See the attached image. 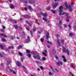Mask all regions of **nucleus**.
<instances>
[{"label":"nucleus","instance_id":"58836bf2","mask_svg":"<svg viewBox=\"0 0 76 76\" xmlns=\"http://www.w3.org/2000/svg\"><path fill=\"white\" fill-rule=\"evenodd\" d=\"M43 20H44L45 21V22H47V19L44 18H43Z\"/></svg>","mask_w":76,"mask_h":76},{"label":"nucleus","instance_id":"39448f33","mask_svg":"<svg viewBox=\"0 0 76 76\" xmlns=\"http://www.w3.org/2000/svg\"><path fill=\"white\" fill-rule=\"evenodd\" d=\"M46 37L47 39H48V38L50 37V36L49 35V33L48 32L46 34Z\"/></svg>","mask_w":76,"mask_h":76},{"label":"nucleus","instance_id":"dca6fc26","mask_svg":"<svg viewBox=\"0 0 76 76\" xmlns=\"http://www.w3.org/2000/svg\"><path fill=\"white\" fill-rule=\"evenodd\" d=\"M22 48V45H20L18 46V47L17 49L18 50H19L20 49V48Z\"/></svg>","mask_w":76,"mask_h":76},{"label":"nucleus","instance_id":"c85d7f7f","mask_svg":"<svg viewBox=\"0 0 76 76\" xmlns=\"http://www.w3.org/2000/svg\"><path fill=\"white\" fill-rule=\"evenodd\" d=\"M2 41L3 42H6V39H2Z\"/></svg>","mask_w":76,"mask_h":76},{"label":"nucleus","instance_id":"ea45409f","mask_svg":"<svg viewBox=\"0 0 76 76\" xmlns=\"http://www.w3.org/2000/svg\"><path fill=\"white\" fill-rule=\"evenodd\" d=\"M39 67L41 70H43L44 68L42 66H39Z\"/></svg>","mask_w":76,"mask_h":76},{"label":"nucleus","instance_id":"a19ab883","mask_svg":"<svg viewBox=\"0 0 76 76\" xmlns=\"http://www.w3.org/2000/svg\"><path fill=\"white\" fill-rule=\"evenodd\" d=\"M37 28H34L33 29V31L34 32H35V31H37Z\"/></svg>","mask_w":76,"mask_h":76},{"label":"nucleus","instance_id":"9d476101","mask_svg":"<svg viewBox=\"0 0 76 76\" xmlns=\"http://www.w3.org/2000/svg\"><path fill=\"white\" fill-rule=\"evenodd\" d=\"M25 22H26V23H28V24L29 26H32V24H31V23H29V22H28V21L26 20Z\"/></svg>","mask_w":76,"mask_h":76},{"label":"nucleus","instance_id":"7c9ffc66","mask_svg":"<svg viewBox=\"0 0 76 76\" xmlns=\"http://www.w3.org/2000/svg\"><path fill=\"white\" fill-rule=\"evenodd\" d=\"M42 54H44V56H47V54H46V53H45V52H42Z\"/></svg>","mask_w":76,"mask_h":76},{"label":"nucleus","instance_id":"7ed1b4c3","mask_svg":"<svg viewBox=\"0 0 76 76\" xmlns=\"http://www.w3.org/2000/svg\"><path fill=\"white\" fill-rule=\"evenodd\" d=\"M56 64L58 66H60V65H61V66H62L63 65V63L61 61H59L58 62H56Z\"/></svg>","mask_w":76,"mask_h":76},{"label":"nucleus","instance_id":"c03bdc74","mask_svg":"<svg viewBox=\"0 0 76 76\" xmlns=\"http://www.w3.org/2000/svg\"><path fill=\"white\" fill-rule=\"evenodd\" d=\"M2 28L3 29H5V28H6V27H5V26L4 25L2 26Z\"/></svg>","mask_w":76,"mask_h":76},{"label":"nucleus","instance_id":"0eeeda50","mask_svg":"<svg viewBox=\"0 0 76 76\" xmlns=\"http://www.w3.org/2000/svg\"><path fill=\"white\" fill-rule=\"evenodd\" d=\"M17 64L18 67H20L21 66V64L18 61L17 62Z\"/></svg>","mask_w":76,"mask_h":76},{"label":"nucleus","instance_id":"0e129e2a","mask_svg":"<svg viewBox=\"0 0 76 76\" xmlns=\"http://www.w3.org/2000/svg\"><path fill=\"white\" fill-rule=\"evenodd\" d=\"M67 22H69V19H66Z\"/></svg>","mask_w":76,"mask_h":76},{"label":"nucleus","instance_id":"72a5a7b5","mask_svg":"<svg viewBox=\"0 0 76 76\" xmlns=\"http://www.w3.org/2000/svg\"><path fill=\"white\" fill-rule=\"evenodd\" d=\"M45 60H46V59L45 58V57H43L42 58V60H43V61H45Z\"/></svg>","mask_w":76,"mask_h":76},{"label":"nucleus","instance_id":"6e6d98bb","mask_svg":"<svg viewBox=\"0 0 76 76\" xmlns=\"http://www.w3.org/2000/svg\"><path fill=\"white\" fill-rule=\"evenodd\" d=\"M66 13H65V12H63V13H62V15H64V14H65Z\"/></svg>","mask_w":76,"mask_h":76},{"label":"nucleus","instance_id":"3c124183","mask_svg":"<svg viewBox=\"0 0 76 76\" xmlns=\"http://www.w3.org/2000/svg\"><path fill=\"white\" fill-rule=\"evenodd\" d=\"M22 67H23V69H25L26 68V67H25V66H22Z\"/></svg>","mask_w":76,"mask_h":76},{"label":"nucleus","instance_id":"a878e982","mask_svg":"<svg viewBox=\"0 0 76 76\" xmlns=\"http://www.w3.org/2000/svg\"><path fill=\"white\" fill-rule=\"evenodd\" d=\"M68 26L70 30H71L72 29V26H71L70 24L68 25Z\"/></svg>","mask_w":76,"mask_h":76},{"label":"nucleus","instance_id":"b1692460","mask_svg":"<svg viewBox=\"0 0 76 76\" xmlns=\"http://www.w3.org/2000/svg\"><path fill=\"white\" fill-rule=\"evenodd\" d=\"M65 5L66 7L68 8L69 7H68V5H67V3H65Z\"/></svg>","mask_w":76,"mask_h":76},{"label":"nucleus","instance_id":"6ab92c4d","mask_svg":"<svg viewBox=\"0 0 76 76\" xmlns=\"http://www.w3.org/2000/svg\"><path fill=\"white\" fill-rule=\"evenodd\" d=\"M10 7L11 9H13V8H14V7H15V6L12 4H11L10 6Z\"/></svg>","mask_w":76,"mask_h":76},{"label":"nucleus","instance_id":"cd10ccee","mask_svg":"<svg viewBox=\"0 0 76 76\" xmlns=\"http://www.w3.org/2000/svg\"><path fill=\"white\" fill-rule=\"evenodd\" d=\"M52 50L53 51V53H56V51L54 49H53Z\"/></svg>","mask_w":76,"mask_h":76},{"label":"nucleus","instance_id":"f257e3e1","mask_svg":"<svg viewBox=\"0 0 76 76\" xmlns=\"http://www.w3.org/2000/svg\"><path fill=\"white\" fill-rule=\"evenodd\" d=\"M63 7L62 6H60L59 8V14L60 16H61L62 15V12H63V10L61 9H63Z\"/></svg>","mask_w":76,"mask_h":76},{"label":"nucleus","instance_id":"4be33fe9","mask_svg":"<svg viewBox=\"0 0 76 76\" xmlns=\"http://www.w3.org/2000/svg\"><path fill=\"white\" fill-rule=\"evenodd\" d=\"M3 45H0V48H1L2 50H3Z\"/></svg>","mask_w":76,"mask_h":76},{"label":"nucleus","instance_id":"f8f14e48","mask_svg":"<svg viewBox=\"0 0 76 76\" xmlns=\"http://www.w3.org/2000/svg\"><path fill=\"white\" fill-rule=\"evenodd\" d=\"M51 11L53 13V14H55V13H56V10H51Z\"/></svg>","mask_w":76,"mask_h":76},{"label":"nucleus","instance_id":"5fc2aeb1","mask_svg":"<svg viewBox=\"0 0 76 76\" xmlns=\"http://www.w3.org/2000/svg\"><path fill=\"white\" fill-rule=\"evenodd\" d=\"M1 31H2V32H4V31L3 29H1Z\"/></svg>","mask_w":76,"mask_h":76},{"label":"nucleus","instance_id":"412c9836","mask_svg":"<svg viewBox=\"0 0 76 76\" xmlns=\"http://www.w3.org/2000/svg\"><path fill=\"white\" fill-rule=\"evenodd\" d=\"M47 43H48V44H50V45H52V42H50L49 41H47Z\"/></svg>","mask_w":76,"mask_h":76},{"label":"nucleus","instance_id":"423d86ee","mask_svg":"<svg viewBox=\"0 0 76 76\" xmlns=\"http://www.w3.org/2000/svg\"><path fill=\"white\" fill-rule=\"evenodd\" d=\"M40 14L41 15H43L44 16V17H45V18H47V14L46 13H45L44 14L42 12H40Z\"/></svg>","mask_w":76,"mask_h":76},{"label":"nucleus","instance_id":"1a4fd4ad","mask_svg":"<svg viewBox=\"0 0 76 76\" xmlns=\"http://www.w3.org/2000/svg\"><path fill=\"white\" fill-rule=\"evenodd\" d=\"M58 5V3H56L54 4V5L53 6V7L54 8V9L56 8L57 6Z\"/></svg>","mask_w":76,"mask_h":76},{"label":"nucleus","instance_id":"c9c22d12","mask_svg":"<svg viewBox=\"0 0 76 76\" xmlns=\"http://www.w3.org/2000/svg\"><path fill=\"white\" fill-rule=\"evenodd\" d=\"M30 33L31 35V36H32V34H33V33H32V31L31 30L30 31Z\"/></svg>","mask_w":76,"mask_h":76},{"label":"nucleus","instance_id":"49530a36","mask_svg":"<svg viewBox=\"0 0 76 76\" xmlns=\"http://www.w3.org/2000/svg\"><path fill=\"white\" fill-rule=\"evenodd\" d=\"M49 75H52V73L51 72H49Z\"/></svg>","mask_w":76,"mask_h":76},{"label":"nucleus","instance_id":"e2e57ef3","mask_svg":"<svg viewBox=\"0 0 76 76\" xmlns=\"http://www.w3.org/2000/svg\"><path fill=\"white\" fill-rule=\"evenodd\" d=\"M44 51L45 52V53H47V50H45Z\"/></svg>","mask_w":76,"mask_h":76},{"label":"nucleus","instance_id":"ddd939ff","mask_svg":"<svg viewBox=\"0 0 76 76\" xmlns=\"http://www.w3.org/2000/svg\"><path fill=\"white\" fill-rule=\"evenodd\" d=\"M24 18H30V16H29L28 15H26L24 16Z\"/></svg>","mask_w":76,"mask_h":76},{"label":"nucleus","instance_id":"864d4df0","mask_svg":"<svg viewBox=\"0 0 76 76\" xmlns=\"http://www.w3.org/2000/svg\"><path fill=\"white\" fill-rule=\"evenodd\" d=\"M56 37H60V36L58 34H56Z\"/></svg>","mask_w":76,"mask_h":76},{"label":"nucleus","instance_id":"2f4dec72","mask_svg":"<svg viewBox=\"0 0 76 76\" xmlns=\"http://www.w3.org/2000/svg\"><path fill=\"white\" fill-rule=\"evenodd\" d=\"M44 39L43 38H41L40 39V41L42 42H44Z\"/></svg>","mask_w":76,"mask_h":76},{"label":"nucleus","instance_id":"bf43d9fd","mask_svg":"<svg viewBox=\"0 0 76 76\" xmlns=\"http://www.w3.org/2000/svg\"><path fill=\"white\" fill-rule=\"evenodd\" d=\"M62 58H64V59L65 58H66L64 56H62Z\"/></svg>","mask_w":76,"mask_h":76},{"label":"nucleus","instance_id":"052dcab7","mask_svg":"<svg viewBox=\"0 0 76 76\" xmlns=\"http://www.w3.org/2000/svg\"><path fill=\"white\" fill-rule=\"evenodd\" d=\"M13 73L14 74V75H16V72H15V71H13Z\"/></svg>","mask_w":76,"mask_h":76},{"label":"nucleus","instance_id":"aec40b11","mask_svg":"<svg viewBox=\"0 0 76 76\" xmlns=\"http://www.w3.org/2000/svg\"><path fill=\"white\" fill-rule=\"evenodd\" d=\"M32 54H34V55L37 54V52L35 51H32L31 52Z\"/></svg>","mask_w":76,"mask_h":76},{"label":"nucleus","instance_id":"bb28decb","mask_svg":"<svg viewBox=\"0 0 76 76\" xmlns=\"http://www.w3.org/2000/svg\"><path fill=\"white\" fill-rule=\"evenodd\" d=\"M27 42H28L29 41V39H30V38H29V36L27 37Z\"/></svg>","mask_w":76,"mask_h":76},{"label":"nucleus","instance_id":"393cba45","mask_svg":"<svg viewBox=\"0 0 76 76\" xmlns=\"http://www.w3.org/2000/svg\"><path fill=\"white\" fill-rule=\"evenodd\" d=\"M37 57L38 60H40V56H39V55H37Z\"/></svg>","mask_w":76,"mask_h":76},{"label":"nucleus","instance_id":"6e6552de","mask_svg":"<svg viewBox=\"0 0 76 76\" xmlns=\"http://www.w3.org/2000/svg\"><path fill=\"white\" fill-rule=\"evenodd\" d=\"M0 35L1 36V37H5V38H7V35H4V34L0 33Z\"/></svg>","mask_w":76,"mask_h":76},{"label":"nucleus","instance_id":"9b49d317","mask_svg":"<svg viewBox=\"0 0 76 76\" xmlns=\"http://www.w3.org/2000/svg\"><path fill=\"white\" fill-rule=\"evenodd\" d=\"M57 42L58 43V44L59 46H61V45L60 44V41L59 39H58L57 40Z\"/></svg>","mask_w":76,"mask_h":76},{"label":"nucleus","instance_id":"5701e85b","mask_svg":"<svg viewBox=\"0 0 76 76\" xmlns=\"http://www.w3.org/2000/svg\"><path fill=\"white\" fill-rule=\"evenodd\" d=\"M50 69H51V70H52V71L54 73H55V71H54V69H53V67L50 66Z\"/></svg>","mask_w":76,"mask_h":76},{"label":"nucleus","instance_id":"a211bd4d","mask_svg":"<svg viewBox=\"0 0 76 76\" xmlns=\"http://www.w3.org/2000/svg\"><path fill=\"white\" fill-rule=\"evenodd\" d=\"M26 52L27 53H28V54H29L30 53H31V51L29 50H26Z\"/></svg>","mask_w":76,"mask_h":76},{"label":"nucleus","instance_id":"e433bc0d","mask_svg":"<svg viewBox=\"0 0 76 76\" xmlns=\"http://www.w3.org/2000/svg\"><path fill=\"white\" fill-rule=\"evenodd\" d=\"M62 24V23H61V20L59 21V25H61Z\"/></svg>","mask_w":76,"mask_h":76},{"label":"nucleus","instance_id":"c756f323","mask_svg":"<svg viewBox=\"0 0 76 76\" xmlns=\"http://www.w3.org/2000/svg\"><path fill=\"white\" fill-rule=\"evenodd\" d=\"M27 56L28 57H29V58L31 57V54H29L27 55Z\"/></svg>","mask_w":76,"mask_h":76},{"label":"nucleus","instance_id":"a18cd8bd","mask_svg":"<svg viewBox=\"0 0 76 76\" xmlns=\"http://www.w3.org/2000/svg\"><path fill=\"white\" fill-rule=\"evenodd\" d=\"M61 42L62 44H64V41L63 40V39H61Z\"/></svg>","mask_w":76,"mask_h":76},{"label":"nucleus","instance_id":"69168bd1","mask_svg":"<svg viewBox=\"0 0 76 76\" xmlns=\"http://www.w3.org/2000/svg\"><path fill=\"white\" fill-rule=\"evenodd\" d=\"M25 69V72H26L27 71V69H26V68H25V69Z\"/></svg>","mask_w":76,"mask_h":76},{"label":"nucleus","instance_id":"473e14b6","mask_svg":"<svg viewBox=\"0 0 76 76\" xmlns=\"http://www.w3.org/2000/svg\"><path fill=\"white\" fill-rule=\"evenodd\" d=\"M18 26L17 25L15 26V29H18Z\"/></svg>","mask_w":76,"mask_h":76},{"label":"nucleus","instance_id":"79ce46f5","mask_svg":"<svg viewBox=\"0 0 76 76\" xmlns=\"http://www.w3.org/2000/svg\"><path fill=\"white\" fill-rule=\"evenodd\" d=\"M21 61L22 62L23 61V58H20Z\"/></svg>","mask_w":76,"mask_h":76},{"label":"nucleus","instance_id":"8fccbe9b","mask_svg":"<svg viewBox=\"0 0 76 76\" xmlns=\"http://www.w3.org/2000/svg\"><path fill=\"white\" fill-rule=\"evenodd\" d=\"M69 35L70 37H71L72 35H73V34H72V33H69Z\"/></svg>","mask_w":76,"mask_h":76},{"label":"nucleus","instance_id":"4468645a","mask_svg":"<svg viewBox=\"0 0 76 76\" xmlns=\"http://www.w3.org/2000/svg\"><path fill=\"white\" fill-rule=\"evenodd\" d=\"M29 3H34V0H29Z\"/></svg>","mask_w":76,"mask_h":76},{"label":"nucleus","instance_id":"20e7f679","mask_svg":"<svg viewBox=\"0 0 76 76\" xmlns=\"http://www.w3.org/2000/svg\"><path fill=\"white\" fill-rule=\"evenodd\" d=\"M13 49L14 48V47L13 46H12L11 47L10 46L8 48L6 49V50L7 51H9L10 49Z\"/></svg>","mask_w":76,"mask_h":76},{"label":"nucleus","instance_id":"13d9d810","mask_svg":"<svg viewBox=\"0 0 76 76\" xmlns=\"http://www.w3.org/2000/svg\"><path fill=\"white\" fill-rule=\"evenodd\" d=\"M13 21L15 22V23H17V21H16V20H13Z\"/></svg>","mask_w":76,"mask_h":76},{"label":"nucleus","instance_id":"4c0bfd02","mask_svg":"<svg viewBox=\"0 0 76 76\" xmlns=\"http://www.w3.org/2000/svg\"><path fill=\"white\" fill-rule=\"evenodd\" d=\"M55 58H56V60H58V56H55Z\"/></svg>","mask_w":76,"mask_h":76},{"label":"nucleus","instance_id":"f03ea898","mask_svg":"<svg viewBox=\"0 0 76 76\" xmlns=\"http://www.w3.org/2000/svg\"><path fill=\"white\" fill-rule=\"evenodd\" d=\"M62 50L64 53H65V51H66L67 53V54L68 55V56H69V50L67 49H66V48L64 47H63Z\"/></svg>","mask_w":76,"mask_h":76},{"label":"nucleus","instance_id":"f3484780","mask_svg":"<svg viewBox=\"0 0 76 76\" xmlns=\"http://www.w3.org/2000/svg\"><path fill=\"white\" fill-rule=\"evenodd\" d=\"M4 55V53H3L2 52H1V53H0V56L1 57H3V56Z\"/></svg>","mask_w":76,"mask_h":76},{"label":"nucleus","instance_id":"774afa93","mask_svg":"<svg viewBox=\"0 0 76 76\" xmlns=\"http://www.w3.org/2000/svg\"><path fill=\"white\" fill-rule=\"evenodd\" d=\"M38 34H40L41 33V32L39 31H38Z\"/></svg>","mask_w":76,"mask_h":76},{"label":"nucleus","instance_id":"37998d69","mask_svg":"<svg viewBox=\"0 0 76 76\" xmlns=\"http://www.w3.org/2000/svg\"><path fill=\"white\" fill-rule=\"evenodd\" d=\"M31 9H32V8L30 6L28 7L29 10H31Z\"/></svg>","mask_w":76,"mask_h":76},{"label":"nucleus","instance_id":"09e8293b","mask_svg":"<svg viewBox=\"0 0 76 76\" xmlns=\"http://www.w3.org/2000/svg\"><path fill=\"white\" fill-rule=\"evenodd\" d=\"M24 10H25L26 11H27L28 10V8L27 7L24 8Z\"/></svg>","mask_w":76,"mask_h":76},{"label":"nucleus","instance_id":"603ef678","mask_svg":"<svg viewBox=\"0 0 76 76\" xmlns=\"http://www.w3.org/2000/svg\"><path fill=\"white\" fill-rule=\"evenodd\" d=\"M19 54L20 56H22V54L20 52H19Z\"/></svg>","mask_w":76,"mask_h":76},{"label":"nucleus","instance_id":"de8ad7c7","mask_svg":"<svg viewBox=\"0 0 76 76\" xmlns=\"http://www.w3.org/2000/svg\"><path fill=\"white\" fill-rule=\"evenodd\" d=\"M64 62H66V61H67V60L65 58V59H64Z\"/></svg>","mask_w":76,"mask_h":76},{"label":"nucleus","instance_id":"2eb2a0df","mask_svg":"<svg viewBox=\"0 0 76 76\" xmlns=\"http://www.w3.org/2000/svg\"><path fill=\"white\" fill-rule=\"evenodd\" d=\"M68 9H69L70 11H71L72 10V7L70 5H69Z\"/></svg>","mask_w":76,"mask_h":76},{"label":"nucleus","instance_id":"f704fd0d","mask_svg":"<svg viewBox=\"0 0 76 76\" xmlns=\"http://www.w3.org/2000/svg\"><path fill=\"white\" fill-rule=\"evenodd\" d=\"M50 7H49L48 8H46V9L47 10H50Z\"/></svg>","mask_w":76,"mask_h":76},{"label":"nucleus","instance_id":"680f3d73","mask_svg":"<svg viewBox=\"0 0 76 76\" xmlns=\"http://www.w3.org/2000/svg\"><path fill=\"white\" fill-rule=\"evenodd\" d=\"M64 26L65 28H66V27H67V25H64Z\"/></svg>","mask_w":76,"mask_h":76},{"label":"nucleus","instance_id":"4d7b16f0","mask_svg":"<svg viewBox=\"0 0 76 76\" xmlns=\"http://www.w3.org/2000/svg\"><path fill=\"white\" fill-rule=\"evenodd\" d=\"M65 16H68V15H69V14H68L67 13H65Z\"/></svg>","mask_w":76,"mask_h":76},{"label":"nucleus","instance_id":"338daca9","mask_svg":"<svg viewBox=\"0 0 76 76\" xmlns=\"http://www.w3.org/2000/svg\"><path fill=\"white\" fill-rule=\"evenodd\" d=\"M25 3L26 4H28V1H25Z\"/></svg>","mask_w":76,"mask_h":76}]
</instances>
